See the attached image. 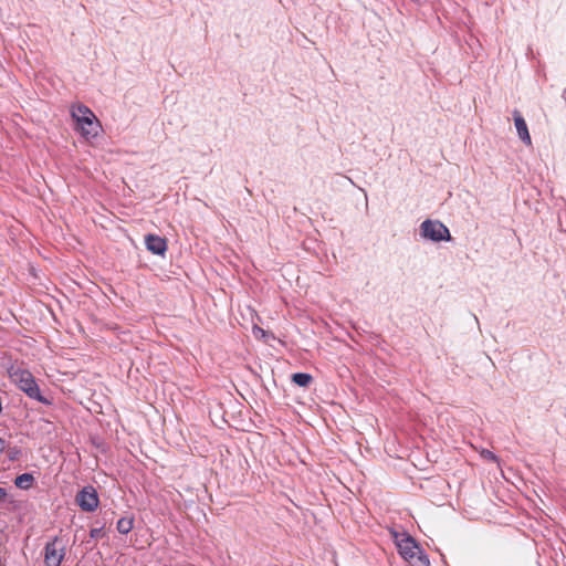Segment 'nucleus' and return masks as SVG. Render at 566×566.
Returning a JSON list of instances; mask_svg holds the SVG:
<instances>
[{
  "instance_id": "423d86ee",
  "label": "nucleus",
  "mask_w": 566,
  "mask_h": 566,
  "mask_svg": "<svg viewBox=\"0 0 566 566\" xmlns=\"http://www.w3.org/2000/svg\"><path fill=\"white\" fill-rule=\"evenodd\" d=\"M76 504L84 512H94L99 504L97 491L92 486H84L75 496Z\"/></svg>"
},
{
  "instance_id": "dca6fc26",
  "label": "nucleus",
  "mask_w": 566,
  "mask_h": 566,
  "mask_svg": "<svg viewBox=\"0 0 566 566\" xmlns=\"http://www.w3.org/2000/svg\"><path fill=\"white\" fill-rule=\"evenodd\" d=\"M7 448V441L0 438V452H3Z\"/></svg>"
},
{
  "instance_id": "ddd939ff",
  "label": "nucleus",
  "mask_w": 566,
  "mask_h": 566,
  "mask_svg": "<svg viewBox=\"0 0 566 566\" xmlns=\"http://www.w3.org/2000/svg\"><path fill=\"white\" fill-rule=\"evenodd\" d=\"M7 455L10 461H18L22 455V450L19 447H10L7 449Z\"/></svg>"
},
{
  "instance_id": "20e7f679",
  "label": "nucleus",
  "mask_w": 566,
  "mask_h": 566,
  "mask_svg": "<svg viewBox=\"0 0 566 566\" xmlns=\"http://www.w3.org/2000/svg\"><path fill=\"white\" fill-rule=\"evenodd\" d=\"M392 536L395 538V544L398 548L399 555L406 562L410 560V558H413L416 553H419V549L421 548L420 545L408 533L403 532L400 534L398 532H392Z\"/></svg>"
},
{
  "instance_id": "0eeeda50",
  "label": "nucleus",
  "mask_w": 566,
  "mask_h": 566,
  "mask_svg": "<svg viewBox=\"0 0 566 566\" xmlns=\"http://www.w3.org/2000/svg\"><path fill=\"white\" fill-rule=\"evenodd\" d=\"M145 244L147 250L156 255H164L167 251L166 239L156 234H147L145 237Z\"/></svg>"
},
{
  "instance_id": "1a4fd4ad",
  "label": "nucleus",
  "mask_w": 566,
  "mask_h": 566,
  "mask_svg": "<svg viewBox=\"0 0 566 566\" xmlns=\"http://www.w3.org/2000/svg\"><path fill=\"white\" fill-rule=\"evenodd\" d=\"M34 482H35V479L32 473L20 474L14 480L15 486L21 490H29L33 485Z\"/></svg>"
},
{
  "instance_id": "f3484780",
  "label": "nucleus",
  "mask_w": 566,
  "mask_h": 566,
  "mask_svg": "<svg viewBox=\"0 0 566 566\" xmlns=\"http://www.w3.org/2000/svg\"><path fill=\"white\" fill-rule=\"evenodd\" d=\"M7 496V490L3 488H0V501L4 500Z\"/></svg>"
},
{
  "instance_id": "6e6552de",
  "label": "nucleus",
  "mask_w": 566,
  "mask_h": 566,
  "mask_svg": "<svg viewBox=\"0 0 566 566\" xmlns=\"http://www.w3.org/2000/svg\"><path fill=\"white\" fill-rule=\"evenodd\" d=\"M513 117H514V124H515V127H516L517 135H518L520 139L524 144L531 145L532 144V139H531V136H530L528 128H527L525 119L523 118V116L521 115V113L517 109H515L513 112Z\"/></svg>"
},
{
  "instance_id": "7ed1b4c3",
  "label": "nucleus",
  "mask_w": 566,
  "mask_h": 566,
  "mask_svg": "<svg viewBox=\"0 0 566 566\" xmlns=\"http://www.w3.org/2000/svg\"><path fill=\"white\" fill-rule=\"evenodd\" d=\"M422 237L433 241H451L449 229L439 220H424L420 226Z\"/></svg>"
},
{
  "instance_id": "9b49d317",
  "label": "nucleus",
  "mask_w": 566,
  "mask_h": 566,
  "mask_svg": "<svg viewBox=\"0 0 566 566\" xmlns=\"http://www.w3.org/2000/svg\"><path fill=\"white\" fill-rule=\"evenodd\" d=\"M413 556V558L408 560L411 566H430L429 557L422 548H420L419 553H416Z\"/></svg>"
},
{
  "instance_id": "6ab92c4d",
  "label": "nucleus",
  "mask_w": 566,
  "mask_h": 566,
  "mask_svg": "<svg viewBox=\"0 0 566 566\" xmlns=\"http://www.w3.org/2000/svg\"><path fill=\"white\" fill-rule=\"evenodd\" d=\"M0 566H2V565L0 564Z\"/></svg>"
},
{
  "instance_id": "39448f33",
  "label": "nucleus",
  "mask_w": 566,
  "mask_h": 566,
  "mask_svg": "<svg viewBox=\"0 0 566 566\" xmlns=\"http://www.w3.org/2000/svg\"><path fill=\"white\" fill-rule=\"evenodd\" d=\"M65 556V545L59 536H54L44 546V565L61 566Z\"/></svg>"
},
{
  "instance_id": "f03ea898",
  "label": "nucleus",
  "mask_w": 566,
  "mask_h": 566,
  "mask_svg": "<svg viewBox=\"0 0 566 566\" xmlns=\"http://www.w3.org/2000/svg\"><path fill=\"white\" fill-rule=\"evenodd\" d=\"M72 116L85 137H95L98 134L99 123L94 113L85 105L80 104L72 109Z\"/></svg>"
},
{
  "instance_id": "9d476101",
  "label": "nucleus",
  "mask_w": 566,
  "mask_h": 566,
  "mask_svg": "<svg viewBox=\"0 0 566 566\" xmlns=\"http://www.w3.org/2000/svg\"><path fill=\"white\" fill-rule=\"evenodd\" d=\"M292 381L300 387L306 388L312 384L313 377L307 373H295L292 375Z\"/></svg>"
},
{
  "instance_id": "a211bd4d",
  "label": "nucleus",
  "mask_w": 566,
  "mask_h": 566,
  "mask_svg": "<svg viewBox=\"0 0 566 566\" xmlns=\"http://www.w3.org/2000/svg\"><path fill=\"white\" fill-rule=\"evenodd\" d=\"M256 333H262V334H264V331H263L262 328H260V327H255V328H254V334L256 335Z\"/></svg>"
},
{
  "instance_id": "f257e3e1",
  "label": "nucleus",
  "mask_w": 566,
  "mask_h": 566,
  "mask_svg": "<svg viewBox=\"0 0 566 566\" xmlns=\"http://www.w3.org/2000/svg\"><path fill=\"white\" fill-rule=\"evenodd\" d=\"M10 379L23 391L29 398L34 399L43 405H52V399L43 396L34 376L27 369L11 367L9 370Z\"/></svg>"
},
{
  "instance_id": "4468645a",
  "label": "nucleus",
  "mask_w": 566,
  "mask_h": 566,
  "mask_svg": "<svg viewBox=\"0 0 566 566\" xmlns=\"http://www.w3.org/2000/svg\"><path fill=\"white\" fill-rule=\"evenodd\" d=\"M91 538L97 539L104 536V526L94 527L90 531Z\"/></svg>"
},
{
  "instance_id": "f8f14e48",
  "label": "nucleus",
  "mask_w": 566,
  "mask_h": 566,
  "mask_svg": "<svg viewBox=\"0 0 566 566\" xmlns=\"http://www.w3.org/2000/svg\"><path fill=\"white\" fill-rule=\"evenodd\" d=\"M134 527L133 517H122L117 521L116 528L120 534H128Z\"/></svg>"
},
{
  "instance_id": "2eb2a0df",
  "label": "nucleus",
  "mask_w": 566,
  "mask_h": 566,
  "mask_svg": "<svg viewBox=\"0 0 566 566\" xmlns=\"http://www.w3.org/2000/svg\"><path fill=\"white\" fill-rule=\"evenodd\" d=\"M483 457H484L485 459H490V460H494V461L496 460L495 454H494L493 452L489 451V450H486V451H484V452H483Z\"/></svg>"
}]
</instances>
